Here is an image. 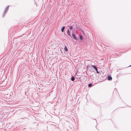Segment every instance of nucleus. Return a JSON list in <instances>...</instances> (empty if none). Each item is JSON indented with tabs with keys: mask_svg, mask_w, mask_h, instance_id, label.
Segmentation results:
<instances>
[{
	"mask_svg": "<svg viewBox=\"0 0 131 131\" xmlns=\"http://www.w3.org/2000/svg\"><path fill=\"white\" fill-rule=\"evenodd\" d=\"M72 35L73 38L75 40H77V39L75 37V34H72Z\"/></svg>",
	"mask_w": 131,
	"mask_h": 131,
	"instance_id": "f257e3e1",
	"label": "nucleus"
},
{
	"mask_svg": "<svg viewBox=\"0 0 131 131\" xmlns=\"http://www.w3.org/2000/svg\"><path fill=\"white\" fill-rule=\"evenodd\" d=\"M67 34L69 36H71V35H70V33L69 30L68 29V30L67 31Z\"/></svg>",
	"mask_w": 131,
	"mask_h": 131,
	"instance_id": "f03ea898",
	"label": "nucleus"
},
{
	"mask_svg": "<svg viewBox=\"0 0 131 131\" xmlns=\"http://www.w3.org/2000/svg\"><path fill=\"white\" fill-rule=\"evenodd\" d=\"M92 66L94 68V69H95V70H97V68L95 66V65H92Z\"/></svg>",
	"mask_w": 131,
	"mask_h": 131,
	"instance_id": "7ed1b4c3",
	"label": "nucleus"
},
{
	"mask_svg": "<svg viewBox=\"0 0 131 131\" xmlns=\"http://www.w3.org/2000/svg\"><path fill=\"white\" fill-rule=\"evenodd\" d=\"M65 27L64 26V27H62V28H61V31L62 32H63L64 29V28H65Z\"/></svg>",
	"mask_w": 131,
	"mask_h": 131,
	"instance_id": "20e7f679",
	"label": "nucleus"
},
{
	"mask_svg": "<svg viewBox=\"0 0 131 131\" xmlns=\"http://www.w3.org/2000/svg\"><path fill=\"white\" fill-rule=\"evenodd\" d=\"M108 80H112V78L111 77H108Z\"/></svg>",
	"mask_w": 131,
	"mask_h": 131,
	"instance_id": "39448f33",
	"label": "nucleus"
},
{
	"mask_svg": "<svg viewBox=\"0 0 131 131\" xmlns=\"http://www.w3.org/2000/svg\"><path fill=\"white\" fill-rule=\"evenodd\" d=\"M64 49L66 51H68V49L67 48V47L66 46H65L64 48Z\"/></svg>",
	"mask_w": 131,
	"mask_h": 131,
	"instance_id": "423d86ee",
	"label": "nucleus"
},
{
	"mask_svg": "<svg viewBox=\"0 0 131 131\" xmlns=\"http://www.w3.org/2000/svg\"><path fill=\"white\" fill-rule=\"evenodd\" d=\"M79 36H80V39L81 40H82L83 39L82 37V36H81V35H80Z\"/></svg>",
	"mask_w": 131,
	"mask_h": 131,
	"instance_id": "0eeeda50",
	"label": "nucleus"
},
{
	"mask_svg": "<svg viewBox=\"0 0 131 131\" xmlns=\"http://www.w3.org/2000/svg\"><path fill=\"white\" fill-rule=\"evenodd\" d=\"M74 80V77H72V78H71V80L72 81H73Z\"/></svg>",
	"mask_w": 131,
	"mask_h": 131,
	"instance_id": "6e6552de",
	"label": "nucleus"
},
{
	"mask_svg": "<svg viewBox=\"0 0 131 131\" xmlns=\"http://www.w3.org/2000/svg\"><path fill=\"white\" fill-rule=\"evenodd\" d=\"M9 6H7V8L6 9L5 12L6 11H7V10H8V8H9Z\"/></svg>",
	"mask_w": 131,
	"mask_h": 131,
	"instance_id": "1a4fd4ad",
	"label": "nucleus"
},
{
	"mask_svg": "<svg viewBox=\"0 0 131 131\" xmlns=\"http://www.w3.org/2000/svg\"><path fill=\"white\" fill-rule=\"evenodd\" d=\"M91 86H92V84H91V83H90V84H89L88 85V86L89 87H90Z\"/></svg>",
	"mask_w": 131,
	"mask_h": 131,
	"instance_id": "9d476101",
	"label": "nucleus"
},
{
	"mask_svg": "<svg viewBox=\"0 0 131 131\" xmlns=\"http://www.w3.org/2000/svg\"><path fill=\"white\" fill-rule=\"evenodd\" d=\"M73 28V27L72 26H70L69 27V29H70L71 30Z\"/></svg>",
	"mask_w": 131,
	"mask_h": 131,
	"instance_id": "9b49d317",
	"label": "nucleus"
},
{
	"mask_svg": "<svg viewBox=\"0 0 131 131\" xmlns=\"http://www.w3.org/2000/svg\"><path fill=\"white\" fill-rule=\"evenodd\" d=\"M96 73H99V72L98 71H97V69L96 70Z\"/></svg>",
	"mask_w": 131,
	"mask_h": 131,
	"instance_id": "f8f14e48",
	"label": "nucleus"
}]
</instances>
